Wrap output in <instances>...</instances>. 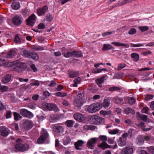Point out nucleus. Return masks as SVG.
Wrapping results in <instances>:
<instances>
[{"label":"nucleus","mask_w":154,"mask_h":154,"mask_svg":"<svg viewBox=\"0 0 154 154\" xmlns=\"http://www.w3.org/2000/svg\"><path fill=\"white\" fill-rule=\"evenodd\" d=\"M28 68V67L25 63L18 60H16L10 63V70L15 71L21 73Z\"/></svg>","instance_id":"1"},{"label":"nucleus","mask_w":154,"mask_h":154,"mask_svg":"<svg viewBox=\"0 0 154 154\" xmlns=\"http://www.w3.org/2000/svg\"><path fill=\"white\" fill-rule=\"evenodd\" d=\"M99 138L100 140L103 141L101 143L98 145V147L102 149H104L106 148L111 147L112 149H114L117 147V145L116 143H115V145L113 146H110L105 141L107 140V138L106 136L100 135L99 137Z\"/></svg>","instance_id":"2"},{"label":"nucleus","mask_w":154,"mask_h":154,"mask_svg":"<svg viewBox=\"0 0 154 154\" xmlns=\"http://www.w3.org/2000/svg\"><path fill=\"white\" fill-rule=\"evenodd\" d=\"M2 55L4 57H2L0 58V66H4L6 67H9V62L7 60L8 58H10V51H9L7 53L5 52H2Z\"/></svg>","instance_id":"3"},{"label":"nucleus","mask_w":154,"mask_h":154,"mask_svg":"<svg viewBox=\"0 0 154 154\" xmlns=\"http://www.w3.org/2000/svg\"><path fill=\"white\" fill-rule=\"evenodd\" d=\"M102 107V105L100 103H94L89 105L87 110L90 113H93L100 110Z\"/></svg>","instance_id":"4"},{"label":"nucleus","mask_w":154,"mask_h":154,"mask_svg":"<svg viewBox=\"0 0 154 154\" xmlns=\"http://www.w3.org/2000/svg\"><path fill=\"white\" fill-rule=\"evenodd\" d=\"M90 121L92 124L98 125L103 124L104 119L96 115H93L90 118Z\"/></svg>","instance_id":"5"},{"label":"nucleus","mask_w":154,"mask_h":154,"mask_svg":"<svg viewBox=\"0 0 154 154\" xmlns=\"http://www.w3.org/2000/svg\"><path fill=\"white\" fill-rule=\"evenodd\" d=\"M15 148L19 151L24 152L28 149L29 145L27 143H18L15 145Z\"/></svg>","instance_id":"6"},{"label":"nucleus","mask_w":154,"mask_h":154,"mask_svg":"<svg viewBox=\"0 0 154 154\" xmlns=\"http://www.w3.org/2000/svg\"><path fill=\"white\" fill-rule=\"evenodd\" d=\"M42 106L44 108L47 109L49 110H54L55 111L58 110L57 107L53 104L44 103L42 104Z\"/></svg>","instance_id":"7"},{"label":"nucleus","mask_w":154,"mask_h":154,"mask_svg":"<svg viewBox=\"0 0 154 154\" xmlns=\"http://www.w3.org/2000/svg\"><path fill=\"white\" fill-rule=\"evenodd\" d=\"M23 21V18L18 15L14 16L12 20V23L16 26H18L21 25Z\"/></svg>","instance_id":"8"},{"label":"nucleus","mask_w":154,"mask_h":154,"mask_svg":"<svg viewBox=\"0 0 154 154\" xmlns=\"http://www.w3.org/2000/svg\"><path fill=\"white\" fill-rule=\"evenodd\" d=\"M98 139L96 138H93L90 139L87 143V146L91 149H94Z\"/></svg>","instance_id":"9"},{"label":"nucleus","mask_w":154,"mask_h":154,"mask_svg":"<svg viewBox=\"0 0 154 154\" xmlns=\"http://www.w3.org/2000/svg\"><path fill=\"white\" fill-rule=\"evenodd\" d=\"M33 126L32 122L30 120H26L24 122L22 128L25 130L30 129Z\"/></svg>","instance_id":"10"},{"label":"nucleus","mask_w":154,"mask_h":154,"mask_svg":"<svg viewBox=\"0 0 154 154\" xmlns=\"http://www.w3.org/2000/svg\"><path fill=\"white\" fill-rule=\"evenodd\" d=\"M36 17L34 14H32L27 19L26 21L28 25L32 26L35 22Z\"/></svg>","instance_id":"11"},{"label":"nucleus","mask_w":154,"mask_h":154,"mask_svg":"<svg viewBox=\"0 0 154 154\" xmlns=\"http://www.w3.org/2000/svg\"><path fill=\"white\" fill-rule=\"evenodd\" d=\"M48 133L45 131H44L41 136L37 140L38 143H42L45 141L46 139L48 137Z\"/></svg>","instance_id":"12"},{"label":"nucleus","mask_w":154,"mask_h":154,"mask_svg":"<svg viewBox=\"0 0 154 154\" xmlns=\"http://www.w3.org/2000/svg\"><path fill=\"white\" fill-rule=\"evenodd\" d=\"M21 114L23 117L31 118L33 117L32 114L25 109H22L20 112Z\"/></svg>","instance_id":"13"},{"label":"nucleus","mask_w":154,"mask_h":154,"mask_svg":"<svg viewBox=\"0 0 154 154\" xmlns=\"http://www.w3.org/2000/svg\"><path fill=\"white\" fill-rule=\"evenodd\" d=\"M122 154H132L133 149L130 147H127L123 148L121 152Z\"/></svg>","instance_id":"14"},{"label":"nucleus","mask_w":154,"mask_h":154,"mask_svg":"<svg viewBox=\"0 0 154 154\" xmlns=\"http://www.w3.org/2000/svg\"><path fill=\"white\" fill-rule=\"evenodd\" d=\"M7 129L4 126L0 127V134L4 137H6L8 134Z\"/></svg>","instance_id":"15"},{"label":"nucleus","mask_w":154,"mask_h":154,"mask_svg":"<svg viewBox=\"0 0 154 154\" xmlns=\"http://www.w3.org/2000/svg\"><path fill=\"white\" fill-rule=\"evenodd\" d=\"M48 9V6L47 5H45L42 8L37 9V12L38 15L40 16L44 14Z\"/></svg>","instance_id":"16"},{"label":"nucleus","mask_w":154,"mask_h":154,"mask_svg":"<svg viewBox=\"0 0 154 154\" xmlns=\"http://www.w3.org/2000/svg\"><path fill=\"white\" fill-rule=\"evenodd\" d=\"M84 142L83 141L79 140L74 143L75 149L77 150H81L82 146H83Z\"/></svg>","instance_id":"17"},{"label":"nucleus","mask_w":154,"mask_h":154,"mask_svg":"<svg viewBox=\"0 0 154 154\" xmlns=\"http://www.w3.org/2000/svg\"><path fill=\"white\" fill-rule=\"evenodd\" d=\"M74 119L77 121L79 122H82L84 120L83 116L80 113H76L73 116Z\"/></svg>","instance_id":"18"},{"label":"nucleus","mask_w":154,"mask_h":154,"mask_svg":"<svg viewBox=\"0 0 154 154\" xmlns=\"http://www.w3.org/2000/svg\"><path fill=\"white\" fill-rule=\"evenodd\" d=\"M117 143L119 146H123L126 144V139L125 138L120 137L117 141Z\"/></svg>","instance_id":"19"},{"label":"nucleus","mask_w":154,"mask_h":154,"mask_svg":"<svg viewBox=\"0 0 154 154\" xmlns=\"http://www.w3.org/2000/svg\"><path fill=\"white\" fill-rule=\"evenodd\" d=\"M136 115L137 118L138 119H139V118L140 119L145 122L147 120V116L146 115L141 114L139 112L137 113Z\"/></svg>","instance_id":"20"},{"label":"nucleus","mask_w":154,"mask_h":154,"mask_svg":"<svg viewBox=\"0 0 154 154\" xmlns=\"http://www.w3.org/2000/svg\"><path fill=\"white\" fill-rule=\"evenodd\" d=\"M136 143L139 145H143L144 143L143 138L141 135H139L137 138Z\"/></svg>","instance_id":"21"},{"label":"nucleus","mask_w":154,"mask_h":154,"mask_svg":"<svg viewBox=\"0 0 154 154\" xmlns=\"http://www.w3.org/2000/svg\"><path fill=\"white\" fill-rule=\"evenodd\" d=\"M111 44L116 46H124L126 48H128L129 45L128 44H125L118 42H114L111 43Z\"/></svg>","instance_id":"22"},{"label":"nucleus","mask_w":154,"mask_h":154,"mask_svg":"<svg viewBox=\"0 0 154 154\" xmlns=\"http://www.w3.org/2000/svg\"><path fill=\"white\" fill-rule=\"evenodd\" d=\"M32 52L29 51L27 50H23L21 52V54L22 55L26 57H30V55L32 54Z\"/></svg>","instance_id":"23"},{"label":"nucleus","mask_w":154,"mask_h":154,"mask_svg":"<svg viewBox=\"0 0 154 154\" xmlns=\"http://www.w3.org/2000/svg\"><path fill=\"white\" fill-rule=\"evenodd\" d=\"M106 77V76H103L101 78L98 79L96 80V83L99 87H102L101 84L103 82L104 80L106 79L104 78Z\"/></svg>","instance_id":"24"},{"label":"nucleus","mask_w":154,"mask_h":154,"mask_svg":"<svg viewBox=\"0 0 154 154\" xmlns=\"http://www.w3.org/2000/svg\"><path fill=\"white\" fill-rule=\"evenodd\" d=\"M69 77L70 78H75L78 76L79 75L78 72L73 71L68 72Z\"/></svg>","instance_id":"25"},{"label":"nucleus","mask_w":154,"mask_h":154,"mask_svg":"<svg viewBox=\"0 0 154 154\" xmlns=\"http://www.w3.org/2000/svg\"><path fill=\"white\" fill-rule=\"evenodd\" d=\"M11 6L13 9L17 10L20 8V4L18 2H14L12 3Z\"/></svg>","instance_id":"26"},{"label":"nucleus","mask_w":154,"mask_h":154,"mask_svg":"<svg viewBox=\"0 0 154 154\" xmlns=\"http://www.w3.org/2000/svg\"><path fill=\"white\" fill-rule=\"evenodd\" d=\"M131 58H134L133 60L134 62H137L139 59V56L138 54L136 53H132L131 55Z\"/></svg>","instance_id":"27"},{"label":"nucleus","mask_w":154,"mask_h":154,"mask_svg":"<svg viewBox=\"0 0 154 154\" xmlns=\"http://www.w3.org/2000/svg\"><path fill=\"white\" fill-rule=\"evenodd\" d=\"M30 57L29 58H32L35 60H37L39 57L37 54L35 52H32V54H30Z\"/></svg>","instance_id":"28"},{"label":"nucleus","mask_w":154,"mask_h":154,"mask_svg":"<svg viewBox=\"0 0 154 154\" xmlns=\"http://www.w3.org/2000/svg\"><path fill=\"white\" fill-rule=\"evenodd\" d=\"M53 129L54 131L57 133H62L63 131V128L60 126H55L53 127Z\"/></svg>","instance_id":"29"},{"label":"nucleus","mask_w":154,"mask_h":154,"mask_svg":"<svg viewBox=\"0 0 154 154\" xmlns=\"http://www.w3.org/2000/svg\"><path fill=\"white\" fill-rule=\"evenodd\" d=\"M10 81V75L7 74L2 79V82L3 83L6 84Z\"/></svg>","instance_id":"30"},{"label":"nucleus","mask_w":154,"mask_h":154,"mask_svg":"<svg viewBox=\"0 0 154 154\" xmlns=\"http://www.w3.org/2000/svg\"><path fill=\"white\" fill-rule=\"evenodd\" d=\"M113 99L114 100V102L118 104H119L123 103V100L121 98H116L114 97Z\"/></svg>","instance_id":"31"},{"label":"nucleus","mask_w":154,"mask_h":154,"mask_svg":"<svg viewBox=\"0 0 154 154\" xmlns=\"http://www.w3.org/2000/svg\"><path fill=\"white\" fill-rule=\"evenodd\" d=\"M14 42L16 43L20 44L23 42V40L20 38L18 35L17 34L15 36Z\"/></svg>","instance_id":"32"},{"label":"nucleus","mask_w":154,"mask_h":154,"mask_svg":"<svg viewBox=\"0 0 154 154\" xmlns=\"http://www.w3.org/2000/svg\"><path fill=\"white\" fill-rule=\"evenodd\" d=\"M113 49L114 47L111 45L109 44H104L103 45V48L102 50L103 51H104Z\"/></svg>","instance_id":"33"},{"label":"nucleus","mask_w":154,"mask_h":154,"mask_svg":"<svg viewBox=\"0 0 154 154\" xmlns=\"http://www.w3.org/2000/svg\"><path fill=\"white\" fill-rule=\"evenodd\" d=\"M14 119L16 121H18L22 118L19 113L16 112H14Z\"/></svg>","instance_id":"34"},{"label":"nucleus","mask_w":154,"mask_h":154,"mask_svg":"<svg viewBox=\"0 0 154 154\" xmlns=\"http://www.w3.org/2000/svg\"><path fill=\"white\" fill-rule=\"evenodd\" d=\"M110 104L109 100H108L105 99L104 100L103 103V106L105 108H106L108 107Z\"/></svg>","instance_id":"35"},{"label":"nucleus","mask_w":154,"mask_h":154,"mask_svg":"<svg viewBox=\"0 0 154 154\" xmlns=\"http://www.w3.org/2000/svg\"><path fill=\"white\" fill-rule=\"evenodd\" d=\"M101 114L103 115L104 116L106 115H112V112L111 110H108L107 111H105L103 110H101L100 112Z\"/></svg>","instance_id":"36"},{"label":"nucleus","mask_w":154,"mask_h":154,"mask_svg":"<svg viewBox=\"0 0 154 154\" xmlns=\"http://www.w3.org/2000/svg\"><path fill=\"white\" fill-rule=\"evenodd\" d=\"M81 81V79L80 77H78L76 78L74 80V84L73 86L74 87H77V84L80 83Z\"/></svg>","instance_id":"37"},{"label":"nucleus","mask_w":154,"mask_h":154,"mask_svg":"<svg viewBox=\"0 0 154 154\" xmlns=\"http://www.w3.org/2000/svg\"><path fill=\"white\" fill-rule=\"evenodd\" d=\"M75 106L77 107H81L82 104L81 101L79 99L76 100L74 101Z\"/></svg>","instance_id":"38"},{"label":"nucleus","mask_w":154,"mask_h":154,"mask_svg":"<svg viewBox=\"0 0 154 154\" xmlns=\"http://www.w3.org/2000/svg\"><path fill=\"white\" fill-rule=\"evenodd\" d=\"M121 89V88L119 87H113L109 88V91H120Z\"/></svg>","instance_id":"39"},{"label":"nucleus","mask_w":154,"mask_h":154,"mask_svg":"<svg viewBox=\"0 0 154 154\" xmlns=\"http://www.w3.org/2000/svg\"><path fill=\"white\" fill-rule=\"evenodd\" d=\"M84 128L86 129L93 130L96 128V126L94 125H85Z\"/></svg>","instance_id":"40"},{"label":"nucleus","mask_w":154,"mask_h":154,"mask_svg":"<svg viewBox=\"0 0 154 154\" xmlns=\"http://www.w3.org/2000/svg\"><path fill=\"white\" fill-rule=\"evenodd\" d=\"M125 112L126 114H128L130 113H133L134 112V110L131 108H127L125 109Z\"/></svg>","instance_id":"41"},{"label":"nucleus","mask_w":154,"mask_h":154,"mask_svg":"<svg viewBox=\"0 0 154 154\" xmlns=\"http://www.w3.org/2000/svg\"><path fill=\"white\" fill-rule=\"evenodd\" d=\"M128 102L130 104L133 105L135 103V100L134 97H130L128 98Z\"/></svg>","instance_id":"42"},{"label":"nucleus","mask_w":154,"mask_h":154,"mask_svg":"<svg viewBox=\"0 0 154 154\" xmlns=\"http://www.w3.org/2000/svg\"><path fill=\"white\" fill-rule=\"evenodd\" d=\"M136 29L134 28L131 29L128 32V34L131 35H134L136 33Z\"/></svg>","instance_id":"43"},{"label":"nucleus","mask_w":154,"mask_h":154,"mask_svg":"<svg viewBox=\"0 0 154 154\" xmlns=\"http://www.w3.org/2000/svg\"><path fill=\"white\" fill-rule=\"evenodd\" d=\"M8 88L6 86H1V83H0V90L2 92H4L8 90Z\"/></svg>","instance_id":"44"},{"label":"nucleus","mask_w":154,"mask_h":154,"mask_svg":"<svg viewBox=\"0 0 154 154\" xmlns=\"http://www.w3.org/2000/svg\"><path fill=\"white\" fill-rule=\"evenodd\" d=\"M72 56H73V51L72 52L68 51L66 53H64V56L67 58L71 57Z\"/></svg>","instance_id":"45"},{"label":"nucleus","mask_w":154,"mask_h":154,"mask_svg":"<svg viewBox=\"0 0 154 154\" xmlns=\"http://www.w3.org/2000/svg\"><path fill=\"white\" fill-rule=\"evenodd\" d=\"M122 77V75L121 73H117L115 74V75L113 77L114 79H121Z\"/></svg>","instance_id":"46"},{"label":"nucleus","mask_w":154,"mask_h":154,"mask_svg":"<svg viewBox=\"0 0 154 154\" xmlns=\"http://www.w3.org/2000/svg\"><path fill=\"white\" fill-rule=\"evenodd\" d=\"M73 122L72 120H67L66 122V124L68 127H72Z\"/></svg>","instance_id":"47"},{"label":"nucleus","mask_w":154,"mask_h":154,"mask_svg":"<svg viewBox=\"0 0 154 154\" xmlns=\"http://www.w3.org/2000/svg\"><path fill=\"white\" fill-rule=\"evenodd\" d=\"M73 56H74L76 57H79L82 55L81 53L79 51H73Z\"/></svg>","instance_id":"48"},{"label":"nucleus","mask_w":154,"mask_h":154,"mask_svg":"<svg viewBox=\"0 0 154 154\" xmlns=\"http://www.w3.org/2000/svg\"><path fill=\"white\" fill-rule=\"evenodd\" d=\"M119 131L118 129H115L113 130H110L109 131V133L112 134H116L118 133Z\"/></svg>","instance_id":"49"},{"label":"nucleus","mask_w":154,"mask_h":154,"mask_svg":"<svg viewBox=\"0 0 154 154\" xmlns=\"http://www.w3.org/2000/svg\"><path fill=\"white\" fill-rule=\"evenodd\" d=\"M53 18V16L51 15L48 14L46 16V20L49 22L51 21Z\"/></svg>","instance_id":"50"},{"label":"nucleus","mask_w":154,"mask_h":154,"mask_svg":"<svg viewBox=\"0 0 154 154\" xmlns=\"http://www.w3.org/2000/svg\"><path fill=\"white\" fill-rule=\"evenodd\" d=\"M147 148L148 151L152 154H154V146H150L147 147Z\"/></svg>","instance_id":"51"},{"label":"nucleus","mask_w":154,"mask_h":154,"mask_svg":"<svg viewBox=\"0 0 154 154\" xmlns=\"http://www.w3.org/2000/svg\"><path fill=\"white\" fill-rule=\"evenodd\" d=\"M71 141L70 139L68 137H66V139L63 141V143L65 145H66L70 143Z\"/></svg>","instance_id":"52"},{"label":"nucleus","mask_w":154,"mask_h":154,"mask_svg":"<svg viewBox=\"0 0 154 154\" xmlns=\"http://www.w3.org/2000/svg\"><path fill=\"white\" fill-rule=\"evenodd\" d=\"M126 66L125 64L124 63H121L119 64L118 66L117 70L118 71L120 70L122 68H124Z\"/></svg>","instance_id":"53"},{"label":"nucleus","mask_w":154,"mask_h":154,"mask_svg":"<svg viewBox=\"0 0 154 154\" xmlns=\"http://www.w3.org/2000/svg\"><path fill=\"white\" fill-rule=\"evenodd\" d=\"M11 126V128L13 129H15L17 130L19 129L18 125L16 123L12 124Z\"/></svg>","instance_id":"54"},{"label":"nucleus","mask_w":154,"mask_h":154,"mask_svg":"<svg viewBox=\"0 0 154 154\" xmlns=\"http://www.w3.org/2000/svg\"><path fill=\"white\" fill-rule=\"evenodd\" d=\"M144 44H131V47H140L141 46H142Z\"/></svg>","instance_id":"55"},{"label":"nucleus","mask_w":154,"mask_h":154,"mask_svg":"<svg viewBox=\"0 0 154 154\" xmlns=\"http://www.w3.org/2000/svg\"><path fill=\"white\" fill-rule=\"evenodd\" d=\"M16 54L15 51L14 49L10 50V58L13 57V56H15Z\"/></svg>","instance_id":"56"},{"label":"nucleus","mask_w":154,"mask_h":154,"mask_svg":"<svg viewBox=\"0 0 154 154\" xmlns=\"http://www.w3.org/2000/svg\"><path fill=\"white\" fill-rule=\"evenodd\" d=\"M139 29L141 31L144 32L148 29V27L147 26H140L139 27Z\"/></svg>","instance_id":"57"},{"label":"nucleus","mask_w":154,"mask_h":154,"mask_svg":"<svg viewBox=\"0 0 154 154\" xmlns=\"http://www.w3.org/2000/svg\"><path fill=\"white\" fill-rule=\"evenodd\" d=\"M153 97V95L148 94L145 97V99L146 100L148 101L150 99H152Z\"/></svg>","instance_id":"58"},{"label":"nucleus","mask_w":154,"mask_h":154,"mask_svg":"<svg viewBox=\"0 0 154 154\" xmlns=\"http://www.w3.org/2000/svg\"><path fill=\"white\" fill-rule=\"evenodd\" d=\"M38 28L39 29H42L45 28V26L44 24L41 23L38 25Z\"/></svg>","instance_id":"59"},{"label":"nucleus","mask_w":154,"mask_h":154,"mask_svg":"<svg viewBox=\"0 0 154 154\" xmlns=\"http://www.w3.org/2000/svg\"><path fill=\"white\" fill-rule=\"evenodd\" d=\"M149 109L147 107H144L141 110V112L143 113H147L148 111L149 110Z\"/></svg>","instance_id":"60"},{"label":"nucleus","mask_w":154,"mask_h":154,"mask_svg":"<svg viewBox=\"0 0 154 154\" xmlns=\"http://www.w3.org/2000/svg\"><path fill=\"white\" fill-rule=\"evenodd\" d=\"M92 72L94 73H96L101 72L100 69H95L93 70Z\"/></svg>","instance_id":"61"},{"label":"nucleus","mask_w":154,"mask_h":154,"mask_svg":"<svg viewBox=\"0 0 154 154\" xmlns=\"http://www.w3.org/2000/svg\"><path fill=\"white\" fill-rule=\"evenodd\" d=\"M30 67L34 72L37 71V69L35 66L34 64H32L30 66Z\"/></svg>","instance_id":"62"},{"label":"nucleus","mask_w":154,"mask_h":154,"mask_svg":"<svg viewBox=\"0 0 154 154\" xmlns=\"http://www.w3.org/2000/svg\"><path fill=\"white\" fill-rule=\"evenodd\" d=\"M56 85L57 83L54 81H51V83L48 85V86L49 87H53Z\"/></svg>","instance_id":"63"},{"label":"nucleus","mask_w":154,"mask_h":154,"mask_svg":"<svg viewBox=\"0 0 154 154\" xmlns=\"http://www.w3.org/2000/svg\"><path fill=\"white\" fill-rule=\"evenodd\" d=\"M35 49L37 51H42L44 50V48L42 46H39L37 47H35Z\"/></svg>","instance_id":"64"}]
</instances>
